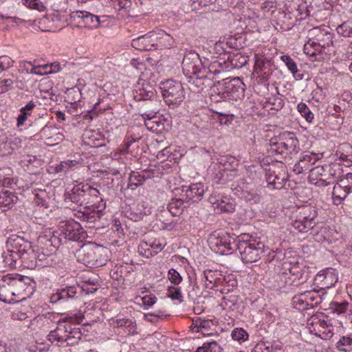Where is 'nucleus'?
<instances>
[{"instance_id":"obj_30","label":"nucleus","mask_w":352,"mask_h":352,"mask_svg":"<svg viewBox=\"0 0 352 352\" xmlns=\"http://www.w3.org/2000/svg\"><path fill=\"white\" fill-rule=\"evenodd\" d=\"M20 261L21 265L27 269H34L38 265L42 264L37 263V253L35 252L33 248L28 250L27 252L22 254L20 256Z\"/></svg>"},{"instance_id":"obj_55","label":"nucleus","mask_w":352,"mask_h":352,"mask_svg":"<svg viewBox=\"0 0 352 352\" xmlns=\"http://www.w3.org/2000/svg\"><path fill=\"white\" fill-rule=\"evenodd\" d=\"M292 226L295 230H298L301 233H307L309 230H314V228H307V222L304 221H299L297 219H294L292 221Z\"/></svg>"},{"instance_id":"obj_62","label":"nucleus","mask_w":352,"mask_h":352,"mask_svg":"<svg viewBox=\"0 0 352 352\" xmlns=\"http://www.w3.org/2000/svg\"><path fill=\"white\" fill-rule=\"evenodd\" d=\"M247 62L246 57L243 56L240 54H235L231 59V63L235 67H241Z\"/></svg>"},{"instance_id":"obj_3","label":"nucleus","mask_w":352,"mask_h":352,"mask_svg":"<svg viewBox=\"0 0 352 352\" xmlns=\"http://www.w3.org/2000/svg\"><path fill=\"white\" fill-rule=\"evenodd\" d=\"M292 251H287L284 254L283 263L282 267L283 270L289 272L296 281V286L302 284L309 278V267L305 265L302 262L298 261V258L293 256Z\"/></svg>"},{"instance_id":"obj_44","label":"nucleus","mask_w":352,"mask_h":352,"mask_svg":"<svg viewBox=\"0 0 352 352\" xmlns=\"http://www.w3.org/2000/svg\"><path fill=\"white\" fill-rule=\"evenodd\" d=\"M253 241H258L256 239L252 237V236L250 235L249 234L243 233L239 235L236 239V241L234 242V243H236V249L238 251L239 250V248L243 245V248H245V246H248L250 243H253Z\"/></svg>"},{"instance_id":"obj_1","label":"nucleus","mask_w":352,"mask_h":352,"mask_svg":"<svg viewBox=\"0 0 352 352\" xmlns=\"http://www.w3.org/2000/svg\"><path fill=\"white\" fill-rule=\"evenodd\" d=\"M106 252L102 246L95 243L83 244L76 251L75 255L78 262L89 267H98L105 265Z\"/></svg>"},{"instance_id":"obj_25","label":"nucleus","mask_w":352,"mask_h":352,"mask_svg":"<svg viewBox=\"0 0 352 352\" xmlns=\"http://www.w3.org/2000/svg\"><path fill=\"white\" fill-rule=\"evenodd\" d=\"M0 300L6 303L19 302V300L12 294L10 274L3 276L0 279Z\"/></svg>"},{"instance_id":"obj_16","label":"nucleus","mask_w":352,"mask_h":352,"mask_svg":"<svg viewBox=\"0 0 352 352\" xmlns=\"http://www.w3.org/2000/svg\"><path fill=\"white\" fill-rule=\"evenodd\" d=\"M182 192L180 195L184 197L186 200L192 202L200 201L205 192L204 185L201 183L192 184L188 186H182L180 188H175V192L177 193Z\"/></svg>"},{"instance_id":"obj_19","label":"nucleus","mask_w":352,"mask_h":352,"mask_svg":"<svg viewBox=\"0 0 352 352\" xmlns=\"http://www.w3.org/2000/svg\"><path fill=\"white\" fill-rule=\"evenodd\" d=\"M7 246L14 250L19 256L32 248L31 242L19 234H12L7 240Z\"/></svg>"},{"instance_id":"obj_18","label":"nucleus","mask_w":352,"mask_h":352,"mask_svg":"<svg viewBox=\"0 0 352 352\" xmlns=\"http://www.w3.org/2000/svg\"><path fill=\"white\" fill-rule=\"evenodd\" d=\"M288 138H284L283 137L282 140L279 142H276V139H272L270 141V144L273 148V149L279 154L284 153H291L294 151L296 147L298 140L296 138H295L293 134L288 133Z\"/></svg>"},{"instance_id":"obj_56","label":"nucleus","mask_w":352,"mask_h":352,"mask_svg":"<svg viewBox=\"0 0 352 352\" xmlns=\"http://www.w3.org/2000/svg\"><path fill=\"white\" fill-rule=\"evenodd\" d=\"M13 80L11 78L0 79V94L6 93L13 87Z\"/></svg>"},{"instance_id":"obj_23","label":"nucleus","mask_w":352,"mask_h":352,"mask_svg":"<svg viewBox=\"0 0 352 352\" xmlns=\"http://www.w3.org/2000/svg\"><path fill=\"white\" fill-rule=\"evenodd\" d=\"M318 212L310 206H305L300 209V211L294 217V219L307 222V228H314L318 224Z\"/></svg>"},{"instance_id":"obj_9","label":"nucleus","mask_w":352,"mask_h":352,"mask_svg":"<svg viewBox=\"0 0 352 352\" xmlns=\"http://www.w3.org/2000/svg\"><path fill=\"white\" fill-rule=\"evenodd\" d=\"M265 251V245L261 241H253L248 246L239 248L241 259L244 263H252L261 259Z\"/></svg>"},{"instance_id":"obj_63","label":"nucleus","mask_w":352,"mask_h":352,"mask_svg":"<svg viewBox=\"0 0 352 352\" xmlns=\"http://www.w3.org/2000/svg\"><path fill=\"white\" fill-rule=\"evenodd\" d=\"M348 307V302H343L341 303L339 302H335L332 304L331 309L334 312H336L337 314H340L342 313H344Z\"/></svg>"},{"instance_id":"obj_57","label":"nucleus","mask_w":352,"mask_h":352,"mask_svg":"<svg viewBox=\"0 0 352 352\" xmlns=\"http://www.w3.org/2000/svg\"><path fill=\"white\" fill-rule=\"evenodd\" d=\"M168 278L174 285H179L182 281V277L180 274L173 268L169 270Z\"/></svg>"},{"instance_id":"obj_59","label":"nucleus","mask_w":352,"mask_h":352,"mask_svg":"<svg viewBox=\"0 0 352 352\" xmlns=\"http://www.w3.org/2000/svg\"><path fill=\"white\" fill-rule=\"evenodd\" d=\"M336 30L339 34L344 37H349L352 33V29L346 22L338 25Z\"/></svg>"},{"instance_id":"obj_40","label":"nucleus","mask_w":352,"mask_h":352,"mask_svg":"<svg viewBox=\"0 0 352 352\" xmlns=\"http://www.w3.org/2000/svg\"><path fill=\"white\" fill-rule=\"evenodd\" d=\"M213 204L214 208L219 212H232L235 210V205L227 197L224 199H217Z\"/></svg>"},{"instance_id":"obj_15","label":"nucleus","mask_w":352,"mask_h":352,"mask_svg":"<svg viewBox=\"0 0 352 352\" xmlns=\"http://www.w3.org/2000/svg\"><path fill=\"white\" fill-rule=\"evenodd\" d=\"M143 74L138 80V85L133 92L134 100L141 102L143 100L154 98L156 96L155 86L146 82Z\"/></svg>"},{"instance_id":"obj_21","label":"nucleus","mask_w":352,"mask_h":352,"mask_svg":"<svg viewBox=\"0 0 352 352\" xmlns=\"http://www.w3.org/2000/svg\"><path fill=\"white\" fill-rule=\"evenodd\" d=\"M210 248L215 252L221 254H227L228 252L233 250L230 236H210L208 239Z\"/></svg>"},{"instance_id":"obj_41","label":"nucleus","mask_w":352,"mask_h":352,"mask_svg":"<svg viewBox=\"0 0 352 352\" xmlns=\"http://www.w3.org/2000/svg\"><path fill=\"white\" fill-rule=\"evenodd\" d=\"M35 107V102L31 100L25 107L20 109V114L17 118L18 126H22L24 124L28 117L32 114V111Z\"/></svg>"},{"instance_id":"obj_60","label":"nucleus","mask_w":352,"mask_h":352,"mask_svg":"<svg viewBox=\"0 0 352 352\" xmlns=\"http://www.w3.org/2000/svg\"><path fill=\"white\" fill-rule=\"evenodd\" d=\"M13 62L8 56H0V73L10 68L13 65Z\"/></svg>"},{"instance_id":"obj_10","label":"nucleus","mask_w":352,"mask_h":352,"mask_svg":"<svg viewBox=\"0 0 352 352\" xmlns=\"http://www.w3.org/2000/svg\"><path fill=\"white\" fill-rule=\"evenodd\" d=\"M254 60V72L258 75V82L265 84L273 73V63L270 60L258 54H255Z\"/></svg>"},{"instance_id":"obj_17","label":"nucleus","mask_w":352,"mask_h":352,"mask_svg":"<svg viewBox=\"0 0 352 352\" xmlns=\"http://www.w3.org/2000/svg\"><path fill=\"white\" fill-rule=\"evenodd\" d=\"M139 113L144 119L155 118L160 110V100L155 96L154 98L145 99L139 104Z\"/></svg>"},{"instance_id":"obj_28","label":"nucleus","mask_w":352,"mask_h":352,"mask_svg":"<svg viewBox=\"0 0 352 352\" xmlns=\"http://www.w3.org/2000/svg\"><path fill=\"white\" fill-rule=\"evenodd\" d=\"M351 192L345 186L344 182H340L335 184L333 188V199L336 205L340 204L345 199L348 194Z\"/></svg>"},{"instance_id":"obj_20","label":"nucleus","mask_w":352,"mask_h":352,"mask_svg":"<svg viewBox=\"0 0 352 352\" xmlns=\"http://www.w3.org/2000/svg\"><path fill=\"white\" fill-rule=\"evenodd\" d=\"M155 32H150L132 40L131 45L141 51H148L157 48Z\"/></svg>"},{"instance_id":"obj_43","label":"nucleus","mask_w":352,"mask_h":352,"mask_svg":"<svg viewBox=\"0 0 352 352\" xmlns=\"http://www.w3.org/2000/svg\"><path fill=\"white\" fill-rule=\"evenodd\" d=\"M305 295L308 308H313L314 307H316L322 302V298H320V296L317 294V292L314 291L305 292Z\"/></svg>"},{"instance_id":"obj_37","label":"nucleus","mask_w":352,"mask_h":352,"mask_svg":"<svg viewBox=\"0 0 352 352\" xmlns=\"http://www.w3.org/2000/svg\"><path fill=\"white\" fill-rule=\"evenodd\" d=\"M206 71L209 76L211 75L217 76L226 74L227 72V67L224 61L221 62L219 60H214L208 65Z\"/></svg>"},{"instance_id":"obj_51","label":"nucleus","mask_w":352,"mask_h":352,"mask_svg":"<svg viewBox=\"0 0 352 352\" xmlns=\"http://www.w3.org/2000/svg\"><path fill=\"white\" fill-rule=\"evenodd\" d=\"M293 304L299 309H308L305 292L295 296L293 298Z\"/></svg>"},{"instance_id":"obj_27","label":"nucleus","mask_w":352,"mask_h":352,"mask_svg":"<svg viewBox=\"0 0 352 352\" xmlns=\"http://www.w3.org/2000/svg\"><path fill=\"white\" fill-rule=\"evenodd\" d=\"M189 206L188 201L184 197L179 198H173L168 204L167 209L173 216L180 215L184 209Z\"/></svg>"},{"instance_id":"obj_7","label":"nucleus","mask_w":352,"mask_h":352,"mask_svg":"<svg viewBox=\"0 0 352 352\" xmlns=\"http://www.w3.org/2000/svg\"><path fill=\"white\" fill-rule=\"evenodd\" d=\"M217 85V89L222 91V97L227 100H237L244 94V85L239 78H226L218 80Z\"/></svg>"},{"instance_id":"obj_34","label":"nucleus","mask_w":352,"mask_h":352,"mask_svg":"<svg viewBox=\"0 0 352 352\" xmlns=\"http://www.w3.org/2000/svg\"><path fill=\"white\" fill-rule=\"evenodd\" d=\"M155 38L156 39L157 47H163L165 48H170L174 45V38L163 30L155 32Z\"/></svg>"},{"instance_id":"obj_58","label":"nucleus","mask_w":352,"mask_h":352,"mask_svg":"<svg viewBox=\"0 0 352 352\" xmlns=\"http://www.w3.org/2000/svg\"><path fill=\"white\" fill-rule=\"evenodd\" d=\"M84 278V285L82 286V290L85 291L87 294L94 293L97 290V287H94L96 285V281L94 280H91V278L87 279L85 277Z\"/></svg>"},{"instance_id":"obj_22","label":"nucleus","mask_w":352,"mask_h":352,"mask_svg":"<svg viewBox=\"0 0 352 352\" xmlns=\"http://www.w3.org/2000/svg\"><path fill=\"white\" fill-rule=\"evenodd\" d=\"M314 281L321 289L332 287L338 281L336 270L328 268L325 270L320 271L315 276Z\"/></svg>"},{"instance_id":"obj_61","label":"nucleus","mask_w":352,"mask_h":352,"mask_svg":"<svg viewBox=\"0 0 352 352\" xmlns=\"http://www.w3.org/2000/svg\"><path fill=\"white\" fill-rule=\"evenodd\" d=\"M136 139L128 137L124 140V146L120 148V153L121 155H124L129 153L130 152L129 148L131 146L136 142Z\"/></svg>"},{"instance_id":"obj_11","label":"nucleus","mask_w":352,"mask_h":352,"mask_svg":"<svg viewBox=\"0 0 352 352\" xmlns=\"http://www.w3.org/2000/svg\"><path fill=\"white\" fill-rule=\"evenodd\" d=\"M105 206V202L102 199L98 205L93 204L83 206V210H79L76 216L82 221L94 223L100 219L102 211Z\"/></svg>"},{"instance_id":"obj_39","label":"nucleus","mask_w":352,"mask_h":352,"mask_svg":"<svg viewBox=\"0 0 352 352\" xmlns=\"http://www.w3.org/2000/svg\"><path fill=\"white\" fill-rule=\"evenodd\" d=\"M280 59L292 74L294 78L296 80H301L303 78V74L298 72L296 63L289 56L283 55L280 56Z\"/></svg>"},{"instance_id":"obj_31","label":"nucleus","mask_w":352,"mask_h":352,"mask_svg":"<svg viewBox=\"0 0 352 352\" xmlns=\"http://www.w3.org/2000/svg\"><path fill=\"white\" fill-rule=\"evenodd\" d=\"M189 78V82H191L197 88L203 90L204 88L210 85V80L211 76H208L206 69H204V72H199L193 75V77H187Z\"/></svg>"},{"instance_id":"obj_49","label":"nucleus","mask_w":352,"mask_h":352,"mask_svg":"<svg viewBox=\"0 0 352 352\" xmlns=\"http://www.w3.org/2000/svg\"><path fill=\"white\" fill-rule=\"evenodd\" d=\"M241 197L251 204L258 203L261 199L260 195L256 192L244 190L243 188H242Z\"/></svg>"},{"instance_id":"obj_52","label":"nucleus","mask_w":352,"mask_h":352,"mask_svg":"<svg viewBox=\"0 0 352 352\" xmlns=\"http://www.w3.org/2000/svg\"><path fill=\"white\" fill-rule=\"evenodd\" d=\"M158 118L155 116V118H146L144 119V124L148 130L152 131H157L159 130L160 123L157 120Z\"/></svg>"},{"instance_id":"obj_53","label":"nucleus","mask_w":352,"mask_h":352,"mask_svg":"<svg viewBox=\"0 0 352 352\" xmlns=\"http://www.w3.org/2000/svg\"><path fill=\"white\" fill-rule=\"evenodd\" d=\"M232 338L239 342L245 341L248 338V333L241 328H236L232 332Z\"/></svg>"},{"instance_id":"obj_45","label":"nucleus","mask_w":352,"mask_h":352,"mask_svg":"<svg viewBox=\"0 0 352 352\" xmlns=\"http://www.w3.org/2000/svg\"><path fill=\"white\" fill-rule=\"evenodd\" d=\"M352 334L348 336H342L336 343V347L339 351L349 352L352 350Z\"/></svg>"},{"instance_id":"obj_36","label":"nucleus","mask_w":352,"mask_h":352,"mask_svg":"<svg viewBox=\"0 0 352 352\" xmlns=\"http://www.w3.org/2000/svg\"><path fill=\"white\" fill-rule=\"evenodd\" d=\"M78 16L82 20L84 25L89 28H97L99 27L101 21L98 16L92 14L88 12H80Z\"/></svg>"},{"instance_id":"obj_24","label":"nucleus","mask_w":352,"mask_h":352,"mask_svg":"<svg viewBox=\"0 0 352 352\" xmlns=\"http://www.w3.org/2000/svg\"><path fill=\"white\" fill-rule=\"evenodd\" d=\"M322 157V153L306 151L303 153L299 162L295 165V170H298V173L310 170L311 166L314 165Z\"/></svg>"},{"instance_id":"obj_48","label":"nucleus","mask_w":352,"mask_h":352,"mask_svg":"<svg viewBox=\"0 0 352 352\" xmlns=\"http://www.w3.org/2000/svg\"><path fill=\"white\" fill-rule=\"evenodd\" d=\"M290 251L289 250H284L283 252L282 250H276V251H271L268 253L266 258V262L267 263H271L274 261H276L282 264L283 263V257L284 254L286 252Z\"/></svg>"},{"instance_id":"obj_35","label":"nucleus","mask_w":352,"mask_h":352,"mask_svg":"<svg viewBox=\"0 0 352 352\" xmlns=\"http://www.w3.org/2000/svg\"><path fill=\"white\" fill-rule=\"evenodd\" d=\"M5 267L10 269L16 268L20 256L14 252V250H8L3 252L1 256Z\"/></svg>"},{"instance_id":"obj_42","label":"nucleus","mask_w":352,"mask_h":352,"mask_svg":"<svg viewBox=\"0 0 352 352\" xmlns=\"http://www.w3.org/2000/svg\"><path fill=\"white\" fill-rule=\"evenodd\" d=\"M146 173L142 172H135L133 171L129 176V188H131V189H134L138 186L142 184L143 182L145 180L146 177H148L147 175H146Z\"/></svg>"},{"instance_id":"obj_13","label":"nucleus","mask_w":352,"mask_h":352,"mask_svg":"<svg viewBox=\"0 0 352 352\" xmlns=\"http://www.w3.org/2000/svg\"><path fill=\"white\" fill-rule=\"evenodd\" d=\"M72 317V320H68L67 327H69L67 329V333L66 335V345L67 346H74L77 344L79 341L81 340L82 333L80 328L76 327L73 322H76V324H80L82 322L84 318V316L79 313L78 314H74Z\"/></svg>"},{"instance_id":"obj_47","label":"nucleus","mask_w":352,"mask_h":352,"mask_svg":"<svg viewBox=\"0 0 352 352\" xmlns=\"http://www.w3.org/2000/svg\"><path fill=\"white\" fill-rule=\"evenodd\" d=\"M313 43V38L311 36L309 37L308 41L304 45V52L310 56H315L317 53H321L322 50L324 49L321 46L315 47L314 45H311Z\"/></svg>"},{"instance_id":"obj_64","label":"nucleus","mask_w":352,"mask_h":352,"mask_svg":"<svg viewBox=\"0 0 352 352\" xmlns=\"http://www.w3.org/2000/svg\"><path fill=\"white\" fill-rule=\"evenodd\" d=\"M252 352H270V343H265L264 342L258 343Z\"/></svg>"},{"instance_id":"obj_38","label":"nucleus","mask_w":352,"mask_h":352,"mask_svg":"<svg viewBox=\"0 0 352 352\" xmlns=\"http://www.w3.org/2000/svg\"><path fill=\"white\" fill-rule=\"evenodd\" d=\"M18 201L17 196L8 190L0 192V207L11 208Z\"/></svg>"},{"instance_id":"obj_32","label":"nucleus","mask_w":352,"mask_h":352,"mask_svg":"<svg viewBox=\"0 0 352 352\" xmlns=\"http://www.w3.org/2000/svg\"><path fill=\"white\" fill-rule=\"evenodd\" d=\"M266 180L269 186H271L274 189H280L284 186V183L286 180V176L285 173L275 172L269 173L267 174Z\"/></svg>"},{"instance_id":"obj_2","label":"nucleus","mask_w":352,"mask_h":352,"mask_svg":"<svg viewBox=\"0 0 352 352\" xmlns=\"http://www.w3.org/2000/svg\"><path fill=\"white\" fill-rule=\"evenodd\" d=\"M55 232L58 236L54 235L52 239L48 240L50 245H53V243L56 239L62 244L66 243L67 241L82 242L87 236L81 225L73 220L60 222L58 230Z\"/></svg>"},{"instance_id":"obj_46","label":"nucleus","mask_w":352,"mask_h":352,"mask_svg":"<svg viewBox=\"0 0 352 352\" xmlns=\"http://www.w3.org/2000/svg\"><path fill=\"white\" fill-rule=\"evenodd\" d=\"M298 111L300 113V115L306 120V121L309 123H311L314 118V115L311 111L309 108L307 106V104L304 102H300L297 105Z\"/></svg>"},{"instance_id":"obj_12","label":"nucleus","mask_w":352,"mask_h":352,"mask_svg":"<svg viewBox=\"0 0 352 352\" xmlns=\"http://www.w3.org/2000/svg\"><path fill=\"white\" fill-rule=\"evenodd\" d=\"M68 320H72V317H66L59 320L57 326L54 330H51L47 335V340L52 343L57 342V345L63 346L66 343V335L69 329Z\"/></svg>"},{"instance_id":"obj_26","label":"nucleus","mask_w":352,"mask_h":352,"mask_svg":"<svg viewBox=\"0 0 352 352\" xmlns=\"http://www.w3.org/2000/svg\"><path fill=\"white\" fill-rule=\"evenodd\" d=\"M77 294V289L74 286L65 287L58 289L56 294L52 295L51 302L56 303L61 300H67L73 298Z\"/></svg>"},{"instance_id":"obj_50","label":"nucleus","mask_w":352,"mask_h":352,"mask_svg":"<svg viewBox=\"0 0 352 352\" xmlns=\"http://www.w3.org/2000/svg\"><path fill=\"white\" fill-rule=\"evenodd\" d=\"M167 296L170 298L172 300H177L179 302H182L184 300L179 287L169 286L168 287Z\"/></svg>"},{"instance_id":"obj_14","label":"nucleus","mask_w":352,"mask_h":352,"mask_svg":"<svg viewBox=\"0 0 352 352\" xmlns=\"http://www.w3.org/2000/svg\"><path fill=\"white\" fill-rule=\"evenodd\" d=\"M309 36L313 38V43L315 47L321 46L326 48L333 45V35L324 28L316 27L309 31Z\"/></svg>"},{"instance_id":"obj_54","label":"nucleus","mask_w":352,"mask_h":352,"mask_svg":"<svg viewBox=\"0 0 352 352\" xmlns=\"http://www.w3.org/2000/svg\"><path fill=\"white\" fill-rule=\"evenodd\" d=\"M279 279L281 282V285H296V281L286 270H284L280 275Z\"/></svg>"},{"instance_id":"obj_5","label":"nucleus","mask_w":352,"mask_h":352,"mask_svg":"<svg viewBox=\"0 0 352 352\" xmlns=\"http://www.w3.org/2000/svg\"><path fill=\"white\" fill-rule=\"evenodd\" d=\"M100 195L98 190L92 188L88 184L75 186L71 193L65 195V201H69L78 206H85L91 204L92 197H98Z\"/></svg>"},{"instance_id":"obj_6","label":"nucleus","mask_w":352,"mask_h":352,"mask_svg":"<svg viewBox=\"0 0 352 352\" xmlns=\"http://www.w3.org/2000/svg\"><path fill=\"white\" fill-rule=\"evenodd\" d=\"M10 280L12 294L19 302L25 300L32 293L34 282L30 277L10 274Z\"/></svg>"},{"instance_id":"obj_29","label":"nucleus","mask_w":352,"mask_h":352,"mask_svg":"<svg viewBox=\"0 0 352 352\" xmlns=\"http://www.w3.org/2000/svg\"><path fill=\"white\" fill-rule=\"evenodd\" d=\"M192 330L196 332H200L203 336H210L212 333L210 332L214 324L211 320H205L198 318L193 320Z\"/></svg>"},{"instance_id":"obj_8","label":"nucleus","mask_w":352,"mask_h":352,"mask_svg":"<svg viewBox=\"0 0 352 352\" xmlns=\"http://www.w3.org/2000/svg\"><path fill=\"white\" fill-rule=\"evenodd\" d=\"M206 63H202L197 53L194 51L187 52L183 58L182 69L186 77H193L194 74L204 72Z\"/></svg>"},{"instance_id":"obj_33","label":"nucleus","mask_w":352,"mask_h":352,"mask_svg":"<svg viewBox=\"0 0 352 352\" xmlns=\"http://www.w3.org/2000/svg\"><path fill=\"white\" fill-rule=\"evenodd\" d=\"M112 324L115 327L126 329L127 334L133 335L136 333V323L129 318H117L113 320Z\"/></svg>"},{"instance_id":"obj_4","label":"nucleus","mask_w":352,"mask_h":352,"mask_svg":"<svg viewBox=\"0 0 352 352\" xmlns=\"http://www.w3.org/2000/svg\"><path fill=\"white\" fill-rule=\"evenodd\" d=\"M165 102L170 107L180 104L185 99V90L179 82L167 80L160 87Z\"/></svg>"}]
</instances>
